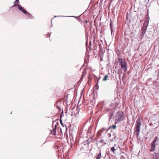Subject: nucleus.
Wrapping results in <instances>:
<instances>
[{"label":"nucleus","instance_id":"1","mask_svg":"<svg viewBox=\"0 0 159 159\" xmlns=\"http://www.w3.org/2000/svg\"><path fill=\"white\" fill-rule=\"evenodd\" d=\"M149 18H148V19L146 18L145 19L143 26L142 28V32H141V34L143 36H144L145 33L146 31L149 23Z\"/></svg>","mask_w":159,"mask_h":159},{"label":"nucleus","instance_id":"2","mask_svg":"<svg viewBox=\"0 0 159 159\" xmlns=\"http://www.w3.org/2000/svg\"><path fill=\"white\" fill-rule=\"evenodd\" d=\"M118 61L121 65V68L123 69L125 72L127 70V63L125 59L120 58L118 59Z\"/></svg>","mask_w":159,"mask_h":159},{"label":"nucleus","instance_id":"3","mask_svg":"<svg viewBox=\"0 0 159 159\" xmlns=\"http://www.w3.org/2000/svg\"><path fill=\"white\" fill-rule=\"evenodd\" d=\"M124 114L122 111H118L116 115V120L118 122H120L124 119Z\"/></svg>","mask_w":159,"mask_h":159},{"label":"nucleus","instance_id":"4","mask_svg":"<svg viewBox=\"0 0 159 159\" xmlns=\"http://www.w3.org/2000/svg\"><path fill=\"white\" fill-rule=\"evenodd\" d=\"M141 125L140 118V117H139L136 121L135 127V131L138 133V135L139 134V132L140 131V128Z\"/></svg>","mask_w":159,"mask_h":159},{"label":"nucleus","instance_id":"5","mask_svg":"<svg viewBox=\"0 0 159 159\" xmlns=\"http://www.w3.org/2000/svg\"><path fill=\"white\" fill-rule=\"evenodd\" d=\"M157 137H155L154 140L152 143L151 145L150 152H153L155 150V143L157 140Z\"/></svg>","mask_w":159,"mask_h":159},{"label":"nucleus","instance_id":"6","mask_svg":"<svg viewBox=\"0 0 159 159\" xmlns=\"http://www.w3.org/2000/svg\"><path fill=\"white\" fill-rule=\"evenodd\" d=\"M155 120H152V122L150 124V125L151 126H152L154 129L157 128L158 125V122H156V125H155Z\"/></svg>","mask_w":159,"mask_h":159},{"label":"nucleus","instance_id":"7","mask_svg":"<svg viewBox=\"0 0 159 159\" xmlns=\"http://www.w3.org/2000/svg\"><path fill=\"white\" fill-rule=\"evenodd\" d=\"M18 6L19 9L22 12H23L25 14H26L27 13V11L25 10L21 6H20V5L18 4L17 5Z\"/></svg>","mask_w":159,"mask_h":159},{"label":"nucleus","instance_id":"8","mask_svg":"<svg viewBox=\"0 0 159 159\" xmlns=\"http://www.w3.org/2000/svg\"><path fill=\"white\" fill-rule=\"evenodd\" d=\"M153 159H159V154L155 152L153 156Z\"/></svg>","mask_w":159,"mask_h":159},{"label":"nucleus","instance_id":"9","mask_svg":"<svg viewBox=\"0 0 159 159\" xmlns=\"http://www.w3.org/2000/svg\"><path fill=\"white\" fill-rule=\"evenodd\" d=\"M51 133L54 135H55L56 134V129H53L52 130H51Z\"/></svg>","mask_w":159,"mask_h":159},{"label":"nucleus","instance_id":"10","mask_svg":"<svg viewBox=\"0 0 159 159\" xmlns=\"http://www.w3.org/2000/svg\"><path fill=\"white\" fill-rule=\"evenodd\" d=\"M25 15H27V16L30 19H32L33 18V16H32L30 14V13L28 12H27V13L25 14Z\"/></svg>","mask_w":159,"mask_h":159},{"label":"nucleus","instance_id":"11","mask_svg":"<svg viewBox=\"0 0 159 159\" xmlns=\"http://www.w3.org/2000/svg\"><path fill=\"white\" fill-rule=\"evenodd\" d=\"M86 73L87 72L86 70L85 69H84L82 75L81 77L83 78L84 75H85Z\"/></svg>","mask_w":159,"mask_h":159},{"label":"nucleus","instance_id":"12","mask_svg":"<svg viewBox=\"0 0 159 159\" xmlns=\"http://www.w3.org/2000/svg\"><path fill=\"white\" fill-rule=\"evenodd\" d=\"M101 155V152L99 153L97 155L96 159H100Z\"/></svg>","mask_w":159,"mask_h":159},{"label":"nucleus","instance_id":"13","mask_svg":"<svg viewBox=\"0 0 159 159\" xmlns=\"http://www.w3.org/2000/svg\"><path fill=\"white\" fill-rule=\"evenodd\" d=\"M109 76L106 75L104 77L103 79L102 80L103 81H106L107 80V79L108 78Z\"/></svg>","mask_w":159,"mask_h":159},{"label":"nucleus","instance_id":"14","mask_svg":"<svg viewBox=\"0 0 159 159\" xmlns=\"http://www.w3.org/2000/svg\"><path fill=\"white\" fill-rule=\"evenodd\" d=\"M116 125H113L112 126H111L109 127V129H110L111 128H112L113 129H116Z\"/></svg>","mask_w":159,"mask_h":159},{"label":"nucleus","instance_id":"15","mask_svg":"<svg viewBox=\"0 0 159 159\" xmlns=\"http://www.w3.org/2000/svg\"><path fill=\"white\" fill-rule=\"evenodd\" d=\"M19 0H16L14 2V6H17V4L19 3Z\"/></svg>","mask_w":159,"mask_h":159},{"label":"nucleus","instance_id":"16","mask_svg":"<svg viewBox=\"0 0 159 159\" xmlns=\"http://www.w3.org/2000/svg\"><path fill=\"white\" fill-rule=\"evenodd\" d=\"M111 151L115 153V151L116 150L114 147H112L111 148Z\"/></svg>","mask_w":159,"mask_h":159},{"label":"nucleus","instance_id":"17","mask_svg":"<svg viewBox=\"0 0 159 159\" xmlns=\"http://www.w3.org/2000/svg\"><path fill=\"white\" fill-rule=\"evenodd\" d=\"M61 116L60 117V123H61V125H62V126H63V127H64V125L62 123V120H61Z\"/></svg>","mask_w":159,"mask_h":159},{"label":"nucleus","instance_id":"18","mask_svg":"<svg viewBox=\"0 0 159 159\" xmlns=\"http://www.w3.org/2000/svg\"><path fill=\"white\" fill-rule=\"evenodd\" d=\"M122 73H121L120 72V70H119L118 72V74H121Z\"/></svg>","mask_w":159,"mask_h":159},{"label":"nucleus","instance_id":"19","mask_svg":"<svg viewBox=\"0 0 159 159\" xmlns=\"http://www.w3.org/2000/svg\"><path fill=\"white\" fill-rule=\"evenodd\" d=\"M85 22L86 23H88V21L87 20H85Z\"/></svg>","mask_w":159,"mask_h":159},{"label":"nucleus","instance_id":"20","mask_svg":"<svg viewBox=\"0 0 159 159\" xmlns=\"http://www.w3.org/2000/svg\"><path fill=\"white\" fill-rule=\"evenodd\" d=\"M111 25H112V24H111V23L110 24V26H111Z\"/></svg>","mask_w":159,"mask_h":159},{"label":"nucleus","instance_id":"21","mask_svg":"<svg viewBox=\"0 0 159 159\" xmlns=\"http://www.w3.org/2000/svg\"><path fill=\"white\" fill-rule=\"evenodd\" d=\"M115 146H116V144H115Z\"/></svg>","mask_w":159,"mask_h":159}]
</instances>
